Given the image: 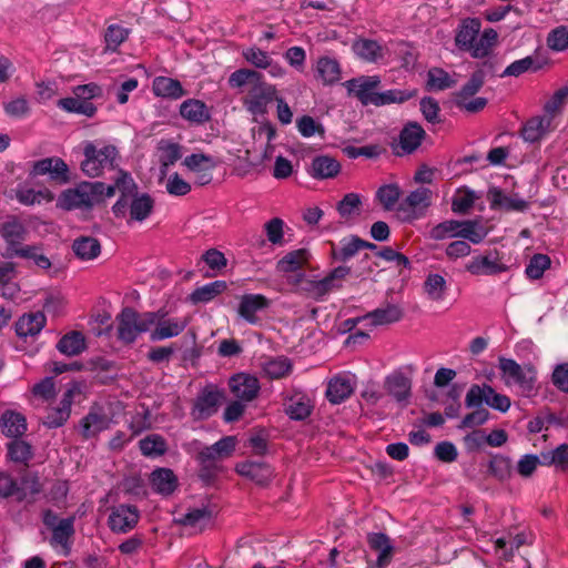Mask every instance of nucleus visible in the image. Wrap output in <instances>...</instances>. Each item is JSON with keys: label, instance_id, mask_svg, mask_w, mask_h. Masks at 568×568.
<instances>
[{"label": "nucleus", "instance_id": "24", "mask_svg": "<svg viewBox=\"0 0 568 568\" xmlns=\"http://www.w3.org/2000/svg\"><path fill=\"white\" fill-rule=\"evenodd\" d=\"M481 29V22L477 18H467L462 21L455 37V43L458 49L467 51L473 48Z\"/></svg>", "mask_w": 568, "mask_h": 568}, {"label": "nucleus", "instance_id": "33", "mask_svg": "<svg viewBox=\"0 0 568 568\" xmlns=\"http://www.w3.org/2000/svg\"><path fill=\"white\" fill-rule=\"evenodd\" d=\"M311 254L306 248H298L286 253L276 264L280 273H295L308 263Z\"/></svg>", "mask_w": 568, "mask_h": 568}, {"label": "nucleus", "instance_id": "49", "mask_svg": "<svg viewBox=\"0 0 568 568\" xmlns=\"http://www.w3.org/2000/svg\"><path fill=\"white\" fill-rule=\"evenodd\" d=\"M550 123L551 119L547 118H532L528 120L521 130L523 139L531 143L538 141Z\"/></svg>", "mask_w": 568, "mask_h": 568}, {"label": "nucleus", "instance_id": "21", "mask_svg": "<svg viewBox=\"0 0 568 568\" xmlns=\"http://www.w3.org/2000/svg\"><path fill=\"white\" fill-rule=\"evenodd\" d=\"M73 399V389L69 388L62 395L58 407L52 408L43 420L48 428H58L63 426L71 415V405Z\"/></svg>", "mask_w": 568, "mask_h": 568}, {"label": "nucleus", "instance_id": "14", "mask_svg": "<svg viewBox=\"0 0 568 568\" xmlns=\"http://www.w3.org/2000/svg\"><path fill=\"white\" fill-rule=\"evenodd\" d=\"M426 135L425 130L417 122H408L400 131L398 143L393 144L396 155L410 154L418 149Z\"/></svg>", "mask_w": 568, "mask_h": 568}, {"label": "nucleus", "instance_id": "63", "mask_svg": "<svg viewBox=\"0 0 568 568\" xmlns=\"http://www.w3.org/2000/svg\"><path fill=\"white\" fill-rule=\"evenodd\" d=\"M484 83L485 71L484 69H477L471 73L469 80L456 93V99L474 97L481 89Z\"/></svg>", "mask_w": 568, "mask_h": 568}, {"label": "nucleus", "instance_id": "20", "mask_svg": "<svg viewBox=\"0 0 568 568\" xmlns=\"http://www.w3.org/2000/svg\"><path fill=\"white\" fill-rule=\"evenodd\" d=\"M270 306V301L262 294H245L239 305V314L250 324H256V313Z\"/></svg>", "mask_w": 568, "mask_h": 568}, {"label": "nucleus", "instance_id": "60", "mask_svg": "<svg viewBox=\"0 0 568 568\" xmlns=\"http://www.w3.org/2000/svg\"><path fill=\"white\" fill-rule=\"evenodd\" d=\"M424 291L432 301H442L446 291V281L439 274H429L424 282Z\"/></svg>", "mask_w": 568, "mask_h": 568}, {"label": "nucleus", "instance_id": "34", "mask_svg": "<svg viewBox=\"0 0 568 568\" xmlns=\"http://www.w3.org/2000/svg\"><path fill=\"white\" fill-rule=\"evenodd\" d=\"M87 348L85 337L79 331H72L63 335L58 344L57 349L65 356H78Z\"/></svg>", "mask_w": 568, "mask_h": 568}, {"label": "nucleus", "instance_id": "58", "mask_svg": "<svg viewBox=\"0 0 568 568\" xmlns=\"http://www.w3.org/2000/svg\"><path fill=\"white\" fill-rule=\"evenodd\" d=\"M460 225L457 237L466 239L474 244H479L487 235L477 221H462Z\"/></svg>", "mask_w": 568, "mask_h": 568}, {"label": "nucleus", "instance_id": "41", "mask_svg": "<svg viewBox=\"0 0 568 568\" xmlns=\"http://www.w3.org/2000/svg\"><path fill=\"white\" fill-rule=\"evenodd\" d=\"M153 207L154 201L149 194H135L130 203V217L133 221L142 222L149 217Z\"/></svg>", "mask_w": 568, "mask_h": 568}, {"label": "nucleus", "instance_id": "26", "mask_svg": "<svg viewBox=\"0 0 568 568\" xmlns=\"http://www.w3.org/2000/svg\"><path fill=\"white\" fill-rule=\"evenodd\" d=\"M154 491L161 495H171L178 487V477L170 468H156L150 475Z\"/></svg>", "mask_w": 568, "mask_h": 568}, {"label": "nucleus", "instance_id": "19", "mask_svg": "<svg viewBox=\"0 0 568 568\" xmlns=\"http://www.w3.org/2000/svg\"><path fill=\"white\" fill-rule=\"evenodd\" d=\"M487 199L490 202V207L493 210L495 209H503L505 211H516V212H524L528 210L529 203L517 195L509 196L506 195L498 187H490L487 193Z\"/></svg>", "mask_w": 568, "mask_h": 568}, {"label": "nucleus", "instance_id": "36", "mask_svg": "<svg viewBox=\"0 0 568 568\" xmlns=\"http://www.w3.org/2000/svg\"><path fill=\"white\" fill-rule=\"evenodd\" d=\"M0 497H16L17 501H26L32 504L33 497H28L26 488L21 487L18 481L9 474L0 473Z\"/></svg>", "mask_w": 568, "mask_h": 568}, {"label": "nucleus", "instance_id": "47", "mask_svg": "<svg viewBox=\"0 0 568 568\" xmlns=\"http://www.w3.org/2000/svg\"><path fill=\"white\" fill-rule=\"evenodd\" d=\"M131 30L120 24H110L104 32V51L116 52L118 48L129 38Z\"/></svg>", "mask_w": 568, "mask_h": 568}, {"label": "nucleus", "instance_id": "43", "mask_svg": "<svg viewBox=\"0 0 568 568\" xmlns=\"http://www.w3.org/2000/svg\"><path fill=\"white\" fill-rule=\"evenodd\" d=\"M316 73L324 84H333L341 78V68L336 60L322 57L317 61Z\"/></svg>", "mask_w": 568, "mask_h": 568}, {"label": "nucleus", "instance_id": "45", "mask_svg": "<svg viewBox=\"0 0 568 568\" xmlns=\"http://www.w3.org/2000/svg\"><path fill=\"white\" fill-rule=\"evenodd\" d=\"M3 423V433L8 437H20L27 430L26 418L22 414L16 412H6L1 418Z\"/></svg>", "mask_w": 568, "mask_h": 568}, {"label": "nucleus", "instance_id": "15", "mask_svg": "<svg viewBox=\"0 0 568 568\" xmlns=\"http://www.w3.org/2000/svg\"><path fill=\"white\" fill-rule=\"evenodd\" d=\"M378 77H359L346 81L345 87L348 93L354 94L364 105L374 104L377 92L374 90L379 85Z\"/></svg>", "mask_w": 568, "mask_h": 568}, {"label": "nucleus", "instance_id": "62", "mask_svg": "<svg viewBox=\"0 0 568 568\" xmlns=\"http://www.w3.org/2000/svg\"><path fill=\"white\" fill-rule=\"evenodd\" d=\"M183 164L192 172L212 171L216 166L214 158L204 153H193L186 156Z\"/></svg>", "mask_w": 568, "mask_h": 568}, {"label": "nucleus", "instance_id": "27", "mask_svg": "<svg viewBox=\"0 0 568 568\" xmlns=\"http://www.w3.org/2000/svg\"><path fill=\"white\" fill-rule=\"evenodd\" d=\"M284 412L293 420H304L312 414L313 404L305 394H295L285 403Z\"/></svg>", "mask_w": 568, "mask_h": 568}, {"label": "nucleus", "instance_id": "7", "mask_svg": "<svg viewBox=\"0 0 568 568\" xmlns=\"http://www.w3.org/2000/svg\"><path fill=\"white\" fill-rule=\"evenodd\" d=\"M498 367L506 385H517L525 394H529L534 389L536 381L534 366H521L511 358L499 357Z\"/></svg>", "mask_w": 568, "mask_h": 568}, {"label": "nucleus", "instance_id": "42", "mask_svg": "<svg viewBox=\"0 0 568 568\" xmlns=\"http://www.w3.org/2000/svg\"><path fill=\"white\" fill-rule=\"evenodd\" d=\"M57 104L67 112L83 114L89 118H92L97 112V108L92 102L77 95L60 99Z\"/></svg>", "mask_w": 568, "mask_h": 568}, {"label": "nucleus", "instance_id": "64", "mask_svg": "<svg viewBox=\"0 0 568 568\" xmlns=\"http://www.w3.org/2000/svg\"><path fill=\"white\" fill-rule=\"evenodd\" d=\"M547 44L555 51L568 49V27L559 26L551 30L547 37Z\"/></svg>", "mask_w": 568, "mask_h": 568}, {"label": "nucleus", "instance_id": "13", "mask_svg": "<svg viewBox=\"0 0 568 568\" xmlns=\"http://www.w3.org/2000/svg\"><path fill=\"white\" fill-rule=\"evenodd\" d=\"M159 320L155 322L154 329H150V339L152 342H160L163 339L172 338L180 335L187 326L186 318H166V312L159 310Z\"/></svg>", "mask_w": 568, "mask_h": 568}, {"label": "nucleus", "instance_id": "50", "mask_svg": "<svg viewBox=\"0 0 568 568\" xmlns=\"http://www.w3.org/2000/svg\"><path fill=\"white\" fill-rule=\"evenodd\" d=\"M51 531L52 536L50 544L65 547L69 542V539L74 535V517L71 516L61 519Z\"/></svg>", "mask_w": 568, "mask_h": 568}, {"label": "nucleus", "instance_id": "30", "mask_svg": "<svg viewBox=\"0 0 568 568\" xmlns=\"http://www.w3.org/2000/svg\"><path fill=\"white\" fill-rule=\"evenodd\" d=\"M152 90L156 97L173 100L180 99L186 94V91L179 80L168 77H156L153 80Z\"/></svg>", "mask_w": 568, "mask_h": 568}, {"label": "nucleus", "instance_id": "61", "mask_svg": "<svg viewBox=\"0 0 568 568\" xmlns=\"http://www.w3.org/2000/svg\"><path fill=\"white\" fill-rule=\"evenodd\" d=\"M551 265V260L546 254H535L529 260L525 273L531 280H539Z\"/></svg>", "mask_w": 568, "mask_h": 568}, {"label": "nucleus", "instance_id": "12", "mask_svg": "<svg viewBox=\"0 0 568 568\" xmlns=\"http://www.w3.org/2000/svg\"><path fill=\"white\" fill-rule=\"evenodd\" d=\"M140 511L134 505L121 504L111 508L108 524L116 534H125L132 530L139 523Z\"/></svg>", "mask_w": 568, "mask_h": 568}, {"label": "nucleus", "instance_id": "44", "mask_svg": "<svg viewBox=\"0 0 568 568\" xmlns=\"http://www.w3.org/2000/svg\"><path fill=\"white\" fill-rule=\"evenodd\" d=\"M139 447L145 457H160L168 450L165 439L159 434H151L139 442Z\"/></svg>", "mask_w": 568, "mask_h": 568}, {"label": "nucleus", "instance_id": "2", "mask_svg": "<svg viewBox=\"0 0 568 568\" xmlns=\"http://www.w3.org/2000/svg\"><path fill=\"white\" fill-rule=\"evenodd\" d=\"M83 155L81 171L89 178H98L105 170L115 168L119 151L112 144L88 141L83 145Z\"/></svg>", "mask_w": 568, "mask_h": 568}, {"label": "nucleus", "instance_id": "28", "mask_svg": "<svg viewBox=\"0 0 568 568\" xmlns=\"http://www.w3.org/2000/svg\"><path fill=\"white\" fill-rule=\"evenodd\" d=\"M341 171V164L334 158L328 155L315 156L312 161L308 173L314 179H331L336 176Z\"/></svg>", "mask_w": 568, "mask_h": 568}, {"label": "nucleus", "instance_id": "10", "mask_svg": "<svg viewBox=\"0 0 568 568\" xmlns=\"http://www.w3.org/2000/svg\"><path fill=\"white\" fill-rule=\"evenodd\" d=\"M224 397L222 390L214 385H206L197 395L192 408L195 419H206L217 412Z\"/></svg>", "mask_w": 568, "mask_h": 568}, {"label": "nucleus", "instance_id": "48", "mask_svg": "<svg viewBox=\"0 0 568 568\" xmlns=\"http://www.w3.org/2000/svg\"><path fill=\"white\" fill-rule=\"evenodd\" d=\"M214 511L209 506L189 510L179 523L189 527H200L201 529L211 521Z\"/></svg>", "mask_w": 568, "mask_h": 568}, {"label": "nucleus", "instance_id": "4", "mask_svg": "<svg viewBox=\"0 0 568 568\" xmlns=\"http://www.w3.org/2000/svg\"><path fill=\"white\" fill-rule=\"evenodd\" d=\"M103 189V182H82L73 189L63 191L58 205L63 210H90L99 203V195Z\"/></svg>", "mask_w": 568, "mask_h": 568}, {"label": "nucleus", "instance_id": "56", "mask_svg": "<svg viewBox=\"0 0 568 568\" xmlns=\"http://www.w3.org/2000/svg\"><path fill=\"white\" fill-rule=\"evenodd\" d=\"M416 90L409 91V90H387L382 93H377L375 95V103L374 105H386L392 103H404L415 97Z\"/></svg>", "mask_w": 568, "mask_h": 568}, {"label": "nucleus", "instance_id": "39", "mask_svg": "<svg viewBox=\"0 0 568 568\" xmlns=\"http://www.w3.org/2000/svg\"><path fill=\"white\" fill-rule=\"evenodd\" d=\"M227 288L225 281H214L195 288L189 296L193 304L207 303Z\"/></svg>", "mask_w": 568, "mask_h": 568}, {"label": "nucleus", "instance_id": "22", "mask_svg": "<svg viewBox=\"0 0 568 568\" xmlns=\"http://www.w3.org/2000/svg\"><path fill=\"white\" fill-rule=\"evenodd\" d=\"M236 471L258 485H266L273 475L271 466L263 462H243L236 465Z\"/></svg>", "mask_w": 568, "mask_h": 568}, {"label": "nucleus", "instance_id": "35", "mask_svg": "<svg viewBox=\"0 0 568 568\" xmlns=\"http://www.w3.org/2000/svg\"><path fill=\"white\" fill-rule=\"evenodd\" d=\"M74 255L81 261H91L101 253L100 242L92 236H79L72 243Z\"/></svg>", "mask_w": 568, "mask_h": 568}, {"label": "nucleus", "instance_id": "6", "mask_svg": "<svg viewBox=\"0 0 568 568\" xmlns=\"http://www.w3.org/2000/svg\"><path fill=\"white\" fill-rule=\"evenodd\" d=\"M486 404L488 407L506 413L511 405L510 398L504 394L497 393L489 384H473L465 397L467 408H479Z\"/></svg>", "mask_w": 568, "mask_h": 568}, {"label": "nucleus", "instance_id": "51", "mask_svg": "<svg viewBox=\"0 0 568 568\" xmlns=\"http://www.w3.org/2000/svg\"><path fill=\"white\" fill-rule=\"evenodd\" d=\"M262 369L270 378L278 379L290 374L292 364L286 357L268 358L262 364Z\"/></svg>", "mask_w": 568, "mask_h": 568}, {"label": "nucleus", "instance_id": "32", "mask_svg": "<svg viewBox=\"0 0 568 568\" xmlns=\"http://www.w3.org/2000/svg\"><path fill=\"white\" fill-rule=\"evenodd\" d=\"M354 392L351 379L343 376H336L328 382L326 388V398L332 404H341L346 400Z\"/></svg>", "mask_w": 568, "mask_h": 568}, {"label": "nucleus", "instance_id": "11", "mask_svg": "<svg viewBox=\"0 0 568 568\" xmlns=\"http://www.w3.org/2000/svg\"><path fill=\"white\" fill-rule=\"evenodd\" d=\"M30 175H49L50 180L58 184H65L70 181L69 166L58 156L45 158L33 162Z\"/></svg>", "mask_w": 568, "mask_h": 568}, {"label": "nucleus", "instance_id": "1", "mask_svg": "<svg viewBox=\"0 0 568 568\" xmlns=\"http://www.w3.org/2000/svg\"><path fill=\"white\" fill-rule=\"evenodd\" d=\"M235 436H225L211 446H203L195 455L199 465L197 476L205 485H212L222 473V463L235 450Z\"/></svg>", "mask_w": 568, "mask_h": 568}, {"label": "nucleus", "instance_id": "23", "mask_svg": "<svg viewBox=\"0 0 568 568\" xmlns=\"http://www.w3.org/2000/svg\"><path fill=\"white\" fill-rule=\"evenodd\" d=\"M47 318L42 312L22 315L16 322V333L21 338L37 336L45 326Z\"/></svg>", "mask_w": 568, "mask_h": 568}, {"label": "nucleus", "instance_id": "55", "mask_svg": "<svg viewBox=\"0 0 568 568\" xmlns=\"http://www.w3.org/2000/svg\"><path fill=\"white\" fill-rule=\"evenodd\" d=\"M402 191L397 184L382 185L377 192L376 197L386 211H392L395 205L399 203Z\"/></svg>", "mask_w": 568, "mask_h": 568}, {"label": "nucleus", "instance_id": "8", "mask_svg": "<svg viewBox=\"0 0 568 568\" xmlns=\"http://www.w3.org/2000/svg\"><path fill=\"white\" fill-rule=\"evenodd\" d=\"M433 192L424 186L412 191L403 199L396 207L397 215L402 222L412 223L423 217L426 210L432 205Z\"/></svg>", "mask_w": 568, "mask_h": 568}, {"label": "nucleus", "instance_id": "53", "mask_svg": "<svg viewBox=\"0 0 568 568\" xmlns=\"http://www.w3.org/2000/svg\"><path fill=\"white\" fill-rule=\"evenodd\" d=\"M456 84L448 72L442 68H432L427 72V88L434 91H444Z\"/></svg>", "mask_w": 568, "mask_h": 568}, {"label": "nucleus", "instance_id": "16", "mask_svg": "<svg viewBox=\"0 0 568 568\" xmlns=\"http://www.w3.org/2000/svg\"><path fill=\"white\" fill-rule=\"evenodd\" d=\"M110 427V418L102 407L93 406L80 422V433L84 439L98 436Z\"/></svg>", "mask_w": 568, "mask_h": 568}, {"label": "nucleus", "instance_id": "31", "mask_svg": "<svg viewBox=\"0 0 568 568\" xmlns=\"http://www.w3.org/2000/svg\"><path fill=\"white\" fill-rule=\"evenodd\" d=\"M403 310L395 304H386L365 315L364 320H369L374 326L388 325L402 320Z\"/></svg>", "mask_w": 568, "mask_h": 568}, {"label": "nucleus", "instance_id": "57", "mask_svg": "<svg viewBox=\"0 0 568 568\" xmlns=\"http://www.w3.org/2000/svg\"><path fill=\"white\" fill-rule=\"evenodd\" d=\"M488 471L496 479L504 481L511 475V460L503 455H494L488 464Z\"/></svg>", "mask_w": 568, "mask_h": 568}, {"label": "nucleus", "instance_id": "59", "mask_svg": "<svg viewBox=\"0 0 568 568\" xmlns=\"http://www.w3.org/2000/svg\"><path fill=\"white\" fill-rule=\"evenodd\" d=\"M540 69V64L537 60L530 55L525 57L520 60H516L510 63L500 77H519L527 71H537Z\"/></svg>", "mask_w": 568, "mask_h": 568}, {"label": "nucleus", "instance_id": "25", "mask_svg": "<svg viewBox=\"0 0 568 568\" xmlns=\"http://www.w3.org/2000/svg\"><path fill=\"white\" fill-rule=\"evenodd\" d=\"M384 387L398 403L407 402L410 396L412 382L400 372H394L385 378Z\"/></svg>", "mask_w": 568, "mask_h": 568}, {"label": "nucleus", "instance_id": "17", "mask_svg": "<svg viewBox=\"0 0 568 568\" xmlns=\"http://www.w3.org/2000/svg\"><path fill=\"white\" fill-rule=\"evenodd\" d=\"M229 386L233 395L241 400L251 402L258 395V379L250 374L239 373L229 381Z\"/></svg>", "mask_w": 568, "mask_h": 568}, {"label": "nucleus", "instance_id": "52", "mask_svg": "<svg viewBox=\"0 0 568 568\" xmlns=\"http://www.w3.org/2000/svg\"><path fill=\"white\" fill-rule=\"evenodd\" d=\"M541 465L555 466L562 470L568 469V444H561L557 448L540 454Z\"/></svg>", "mask_w": 568, "mask_h": 568}, {"label": "nucleus", "instance_id": "5", "mask_svg": "<svg viewBox=\"0 0 568 568\" xmlns=\"http://www.w3.org/2000/svg\"><path fill=\"white\" fill-rule=\"evenodd\" d=\"M27 227L16 215L0 216V237L6 242L1 252L3 258H13L19 250H23V242L27 239Z\"/></svg>", "mask_w": 568, "mask_h": 568}, {"label": "nucleus", "instance_id": "37", "mask_svg": "<svg viewBox=\"0 0 568 568\" xmlns=\"http://www.w3.org/2000/svg\"><path fill=\"white\" fill-rule=\"evenodd\" d=\"M466 270L474 275H496L506 272L507 266L488 256H477L468 262Z\"/></svg>", "mask_w": 568, "mask_h": 568}, {"label": "nucleus", "instance_id": "40", "mask_svg": "<svg viewBox=\"0 0 568 568\" xmlns=\"http://www.w3.org/2000/svg\"><path fill=\"white\" fill-rule=\"evenodd\" d=\"M290 283L296 286V293L304 294L316 301H323L325 298L320 280H308L305 277L304 273H298L292 281H290Z\"/></svg>", "mask_w": 568, "mask_h": 568}, {"label": "nucleus", "instance_id": "38", "mask_svg": "<svg viewBox=\"0 0 568 568\" xmlns=\"http://www.w3.org/2000/svg\"><path fill=\"white\" fill-rule=\"evenodd\" d=\"M352 49L354 53L366 62H376L383 58V47L375 40L357 39L354 41Z\"/></svg>", "mask_w": 568, "mask_h": 568}, {"label": "nucleus", "instance_id": "54", "mask_svg": "<svg viewBox=\"0 0 568 568\" xmlns=\"http://www.w3.org/2000/svg\"><path fill=\"white\" fill-rule=\"evenodd\" d=\"M262 73L252 69L242 68L229 77L227 83L232 89H241L244 85L253 87L261 78Z\"/></svg>", "mask_w": 568, "mask_h": 568}, {"label": "nucleus", "instance_id": "46", "mask_svg": "<svg viewBox=\"0 0 568 568\" xmlns=\"http://www.w3.org/2000/svg\"><path fill=\"white\" fill-rule=\"evenodd\" d=\"M349 273L351 267L341 265L332 270L324 278L320 280L324 297L331 292L342 288L343 282Z\"/></svg>", "mask_w": 568, "mask_h": 568}, {"label": "nucleus", "instance_id": "3", "mask_svg": "<svg viewBox=\"0 0 568 568\" xmlns=\"http://www.w3.org/2000/svg\"><path fill=\"white\" fill-rule=\"evenodd\" d=\"M159 316V313H139L132 307H124L115 318L118 339L124 344L134 343L140 334L150 332Z\"/></svg>", "mask_w": 568, "mask_h": 568}, {"label": "nucleus", "instance_id": "18", "mask_svg": "<svg viewBox=\"0 0 568 568\" xmlns=\"http://www.w3.org/2000/svg\"><path fill=\"white\" fill-rule=\"evenodd\" d=\"M369 547L378 552L376 564L371 568H386L393 558L394 547L389 537L383 532H372L367 536Z\"/></svg>", "mask_w": 568, "mask_h": 568}, {"label": "nucleus", "instance_id": "9", "mask_svg": "<svg viewBox=\"0 0 568 568\" xmlns=\"http://www.w3.org/2000/svg\"><path fill=\"white\" fill-rule=\"evenodd\" d=\"M276 93V88L265 82L262 77L248 89L246 97L243 99V104L251 114L262 115L266 113L268 103L277 98Z\"/></svg>", "mask_w": 568, "mask_h": 568}, {"label": "nucleus", "instance_id": "29", "mask_svg": "<svg viewBox=\"0 0 568 568\" xmlns=\"http://www.w3.org/2000/svg\"><path fill=\"white\" fill-rule=\"evenodd\" d=\"M180 114L183 119L195 124H203L211 118L206 104L196 99L185 100L180 106Z\"/></svg>", "mask_w": 568, "mask_h": 568}]
</instances>
